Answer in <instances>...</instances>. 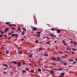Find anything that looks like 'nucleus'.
<instances>
[{
  "label": "nucleus",
  "mask_w": 77,
  "mask_h": 77,
  "mask_svg": "<svg viewBox=\"0 0 77 77\" xmlns=\"http://www.w3.org/2000/svg\"><path fill=\"white\" fill-rule=\"evenodd\" d=\"M11 36L12 37H14V36H15V38H17V37H18V34H12L11 35Z\"/></svg>",
  "instance_id": "1"
},
{
  "label": "nucleus",
  "mask_w": 77,
  "mask_h": 77,
  "mask_svg": "<svg viewBox=\"0 0 77 77\" xmlns=\"http://www.w3.org/2000/svg\"><path fill=\"white\" fill-rule=\"evenodd\" d=\"M9 28H6L4 30L5 32H7V31H8V30H9Z\"/></svg>",
  "instance_id": "2"
},
{
  "label": "nucleus",
  "mask_w": 77,
  "mask_h": 77,
  "mask_svg": "<svg viewBox=\"0 0 77 77\" xmlns=\"http://www.w3.org/2000/svg\"><path fill=\"white\" fill-rule=\"evenodd\" d=\"M17 65L19 66V67H20L21 66V64L19 62H17Z\"/></svg>",
  "instance_id": "3"
},
{
  "label": "nucleus",
  "mask_w": 77,
  "mask_h": 77,
  "mask_svg": "<svg viewBox=\"0 0 77 77\" xmlns=\"http://www.w3.org/2000/svg\"><path fill=\"white\" fill-rule=\"evenodd\" d=\"M57 33H59L61 32V31L60 29H58L57 30Z\"/></svg>",
  "instance_id": "4"
},
{
  "label": "nucleus",
  "mask_w": 77,
  "mask_h": 77,
  "mask_svg": "<svg viewBox=\"0 0 77 77\" xmlns=\"http://www.w3.org/2000/svg\"><path fill=\"white\" fill-rule=\"evenodd\" d=\"M3 65L5 67H8V66L6 64H3Z\"/></svg>",
  "instance_id": "5"
},
{
  "label": "nucleus",
  "mask_w": 77,
  "mask_h": 77,
  "mask_svg": "<svg viewBox=\"0 0 77 77\" xmlns=\"http://www.w3.org/2000/svg\"><path fill=\"white\" fill-rule=\"evenodd\" d=\"M32 55H33V54H30L29 55V56H28V57L29 58H32Z\"/></svg>",
  "instance_id": "6"
},
{
  "label": "nucleus",
  "mask_w": 77,
  "mask_h": 77,
  "mask_svg": "<svg viewBox=\"0 0 77 77\" xmlns=\"http://www.w3.org/2000/svg\"><path fill=\"white\" fill-rule=\"evenodd\" d=\"M13 63H14V65H16L17 64V63L16 62H15V61H13L12 62Z\"/></svg>",
  "instance_id": "7"
},
{
  "label": "nucleus",
  "mask_w": 77,
  "mask_h": 77,
  "mask_svg": "<svg viewBox=\"0 0 77 77\" xmlns=\"http://www.w3.org/2000/svg\"><path fill=\"white\" fill-rule=\"evenodd\" d=\"M65 75V74L64 73L62 72L61 73V76H63Z\"/></svg>",
  "instance_id": "8"
},
{
  "label": "nucleus",
  "mask_w": 77,
  "mask_h": 77,
  "mask_svg": "<svg viewBox=\"0 0 77 77\" xmlns=\"http://www.w3.org/2000/svg\"><path fill=\"white\" fill-rule=\"evenodd\" d=\"M54 72V71L53 70H51V73H50V74H52Z\"/></svg>",
  "instance_id": "9"
},
{
  "label": "nucleus",
  "mask_w": 77,
  "mask_h": 77,
  "mask_svg": "<svg viewBox=\"0 0 77 77\" xmlns=\"http://www.w3.org/2000/svg\"><path fill=\"white\" fill-rule=\"evenodd\" d=\"M22 72H23L22 73H25L26 72V71L25 70H23L22 71Z\"/></svg>",
  "instance_id": "10"
},
{
  "label": "nucleus",
  "mask_w": 77,
  "mask_h": 77,
  "mask_svg": "<svg viewBox=\"0 0 77 77\" xmlns=\"http://www.w3.org/2000/svg\"><path fill=\"white\" fill-rule=\"evenodd\" d=\"M52 59H53V61H54V60L57 61V59H56V58H54V57H52Z\"/></svg>",
  "instance_id": "11"
},
{
  "label": "nucleus",
  "mask_w": 77,
  "mask_h": 77,
  "mask_svg": "<svg viewBox=\"0 0 77 77\" xmlns=\"http://www.w3.org/2000/svg\"><path fill=\"white\" fill-rule=\"evenodd\" d=\"M6 53L7 54H8L9 53V52L8 50H6Z\"/></svg>",
  "instance_id": "12"
},
{
  "label": "nucleus",
  "mask_w": 77,
  "mask_h": 77,
  "mask_svg": "<svg viewBox=\"0 0 77 77\" xmlns=\"http://www.w3.org/2000/svg\"><path fill=\"white\" fill-rule=\"evenodd\" d=\"M23 32H26V29L25 28H23Z\"/></svg>",
  "instance_id": "13"
},
{
  "label": "nucleus",
  "mask_w": 77,
  "mask_h": 77,
  "mask_svg": "<svg viewBox=\"0 0 77 77\" xmlns=\"http://www.w3.org/2000/svg\"><path fill=\"white\" fill-rule=\"evenodd\" d=\"M69 61H70L71 62H72L73 61V60L72 59H71V58H69Z\"/></svg>",
  "instance_id": "14"
},
{
  "label": "nucleus",
  "mask_w": 77,
  "mask_h": 77,
  "mask_svg": "<svg viewBox=\"0 0 77 77\" xmlns=\"http://www.w3.org/2000/svg\"><path fill=\"white\" fill-rule=\"evenodd\" d=\"M57 59L58 60H60V59H61L60 58L58 57H57Z\"/></svg>",
  "instance_id": "15"
},
{
  "label": "nucleus",
  "mask_w": 77,
  "mask_h": 77,
  "mask_svg": "<svg viewBox=\"0 0 77 77\" xmlns=\"http://www.w3.org/2000/svg\"><path fill=\"white\" fill-rule=\"evenodd\" d=\"M11 23L10 22H7L5 23L6 24H10Z\"/></svg>",
  "instance_id": "16"
},
{
  "label": "nucleus",
  "mask_w": 77,
  "mask_h": 77,
  "mask_svg": "<svg viewBox=\"0 0 77 77\" xmlns=\"http://www.w3.org/2000/svg\"><path fill=\"white\" fill-rule=\"evenodd\" d=\"M17 53H18V54H23V52H17Z\"/></svg>",
  "instance_id": "17"
},
{
  "label": "nucleus",
  "mask_w": 77,
  "mask_h": 77,
  "mask_svg": "<svg viewBox=\"0 0 77 77\" xmlns=\"http://www.w3.org/2000/svg\"><path fill=\"white\" fill-rule=\"evenodd\" d=\"M18 32L20 31V30H21V29L20 28V27H18Z\"/></svg>",
  "instance_id": "18"
},
{
  "label": "nucleus",
  "mask_w": 77,
  "mask_h": 77,
  "mask_svg": "<svg viewBox=\"0 0 77 77\" xmlns=\"http://www.w3.org/2000/svg\"><path fill=\"white\" fill-rule=\"evenodd\" d=\"M31 72L32 73H34V71H33V70H31Z\"/></svg>",
  "instance_id": "19"
},
{
  "label": "nucleus",
  "mask_w": 77,
  "mask_h": 77,
  "mask_svg": "<svg viewBox=\"0 0 77 77\" xmlns=\"http://www.w3.org/2000/svg\"><path fill=\"white\" fill-rule=\"evenodd\" d=\"M29 68H26V70L27 71H29Z\"/></svg>",
  "instance_id": "20"
},
{
  "label": "nucleus",
  "mask_w": 77,
  "mask_h": 77,
  "mask_svg": "<svg viewBox=\"0 0 77 77\" xmlns=\"http://www.w3.org/2000/svg\"><path fill=\"white\" fill-rule=\"evenodd\" d=\"M35 43L37 44L38 42V40H36L35 42Z\"/></svg>",
  "instance_id": "21"
},
{
  "label": "nucleus",
  "mask_w": 77,
  "mask_h": 77,
  "mask_svg": "<svg viewBox=\"0 0 77 77\" xmlns=\"http://www.w3.org/2000/svg\"><path fill=\"white\" fill-rule=\"evenodd\" d=\"M44 55L45 56L47 57L48 56V55L47 54H44Z\"/></svg>",
  "instance_id": "22"
},
{
  "label": "nucleus",
  "mask_w": 77,
  "mask_h": 77,
  "mask_svg": "<svg viewBox=\"0 0 77 77\" xmlns=\"http://www.w3.org/2000/svg\"><path fill=\"white\" fill-rule=\"evenodd\" d=\"M38 71L39 72H40L41 71V70L40 68H38Z\"/></svg>",
  "instance_id": "23"
},
{
  "label": "nucleus",
  "mask_w": 77,
  "mask_h": 77,
  "mask_svg": "<svg viewBox=\"0 0 77 77\" xmlns=\"http://www.w3.org/2000/svg\"><path fill=\"white\" fill-rule=\"evenodd\" d=\"M39 50H40V51H41L43 50V49L41 48H39Z\"/></svg>",
  "instance_id": "24"
},
{
  "label": "nucleus",
  "mask_w": 77,
  "mask_h": 77,
  "mask_svg": "<svg viewBox=\"0 0 77 77\" xmlns=\"http://www.w3.org/2000/svg\"><path fill=\"white\" fill-rule=\"evenodd\" d=\"M33 29H34V30H37V29L35 27H33Z\"/></svg>",
  "instance_id": "25"
},
{
  "label": "nucleus",
  "mask_w": 77,
  "mask_h": 77,
  "mask_svg": "<svg viewBox=\"0 0 77 77\" xmlns=\"http://www.w3.org/2000/svg\"><path fill=\"white\" fill-rule=\"evenodd\" d=\"M45 44H48L49 45H50V42H47L46 43H45Z\"/></svg>",
  "instance_id": "26"
},
{
  "label": "nucleus",
  "mask_w": 77,
  "mask_h": 77,
  "mask_svg": "<svg viewBox=\"0 0 77 77\" xmlns=\"http://www.w3.org/2000/svg\"><path fill=\"white\" fill-rule=\"evenodd\" d=\"M11 29H13V30H16V29H15L14 28H13V27H12L11 28Z\"/></svg>",
  "instance_id": "27"
},
{
  "label": "nucleus",
  "mask_w": 77,
  "mask_h": 77,
  "mask_svg": "<svg viewBox=\"0 0 77 77\" xmlns=\"http://www.w3.org/2000/svg\"><path fill=\"white\" fill-rule=\"evenodd\" d=\"M42 70L43 71H46V70L44 69H42Z\"/></svg>",
  "instance_id": "28"
},
{
  "label": "nucleus",
  "mask_w": 77,
  "mask_h": 77,
  "mask_svg": "<svg viewBox=\"0 0 77 77\" xmlns=\"http://www.w3.org/2000/svg\"><path fill=\"white\" fill-rule=\"evenodd\" d=\"M58 53H60L61 54H62L63 53V52H58Z\"/></svg>",
  "instance_id": "29"
},
{
  "label": "nucleus",
  "mask_w": 77,
  "mask_h": 77,
  "mask_svg": "<svg viewBox=\"0 0 77 77\" xmlns=\"http://www.w3.org/2000/svg\"><path fill=\"white\" fill-rule=\"evenodd\" d=\"M77 63V62L76 61L72 63L73 64H76Z\"/></svg>",
  "instance_id": "30"
},
{
  "label": "nucleus",
  "mask_w": 77,
  "mask_h": 77,
  "mask_svg": "<svg viewBox=\"0 0 77 77\" xmlns=\"http://www.w3.org/2000/svg\"><path fill=\"white\" fill-rule=\"evenodd\" d=\"M37 33H38V34H40V33H41V32H37Z\"/></svg>",
  "instance_id": "31"
},
{
  "label": "nucleus",
  "mask_w": 77,
  "mask_h": 77,
  "mask_svg": "<svg viewBox=\"0 0 77 77\" xmlns=\"http://www.w3.org/2000/svg\"><path fill=\"white\" fill-rule=\"evenodd\" d=\"M24 32H23L22 33H21L22 35H24Z\"/></svg>",
  "instance_id": "32"
},
{
  "label": "nucleus",
  "mask_w": 77,
  "mask_h": 77,
  "mask_svg": "<svg viewBox=\"0 0 77 77\" xmlns=\"http://www.w3.org/2000/svg\"><path fill=\"white\" fill-rule=\"evenodd\" d=\"M51 37H52L53 36H54V35H53V34H51Z\"/></svg>",
  "instance_id": "33"
},
{
  "label": "nucleus",
  "mask_w": 77,
  "mask_h": 77,
  "mask_svg": "<svg viewBox=\"0 0 77 77\" xmlns=\"http://www.w3.org/2000/svg\"><path fill=\"white\" fill-rule=\"evenodd\" d=\"M39 61H42L43 60V59H41V58H40L39 59Z\"/></svg>",
  "instance_id": "34"
},
{
  "label": "nucleus",
  "mask_w": 77,
  "mask_h": 77,
  "mask_svg": "<svg viewBox=\"0 0 77 77\" xmlns=\"http://www.w3.org/2000/svg\"><path fill=\"white\" fill-rule=\"evenodd\" d=\"M57 61H58V62H60L61 61V60H58V59L57 60Z\"/></svg>",
  "instance_id": "35"
},
{
  "label": "nucleus",
  "mask_w": 77,
  "mask_h": 77,
  "mask_svg": "<svg viewBox=\"0 0 77 77\" xmlns=\"http://www.w3.org/2000/svg\"><path fill=\"white\" fill-rule=\"evenodd\" d=\"M63 64H64V65H67V63H63Z\"/></svg>",
  "instance_id": "36"
},
{
  "label": "nucleus",
  "mask_w": 77,
  "mask_h": 77,
  "mask_svg": "<svg viewBox=\"0 0 77 77\" xmlns=\"http://www.w3.org/2000/svg\"><path fill=\"white\" fill-rule=\"evenodd\" d=\"M4 32H2L1 33V34H2V35H4Z\"/></svg>",
  "instance_id": "37"
},
{
  "label": "nucleus",
  "mask_w": 77,
  "mask_h": 77,
  "mask_svg": "<svg viewBox=\"0 0 77 77\" xmlns=\"http://www.w3.org/2000/svg\"><path fill=\"white\" fill-rule=\"evenodd\" d=\"M73 42L75 44V45H77V43H76V42Z\"/></svg>",
  "instance_id": "38"
},
{
  "label": "nucleus",
  "mask_w": 77,
  "mask_h": 77,
  "mask_svg": "<svg viewBox=\"0 0 77 77\" xmlns=\"http://www.w3.org/2000/svg\"><path fill=\"white\" fill-rule=\"evenodd\" d=\"M13 66H10L9 67V68H10V69H11L13 68Z\"/></svg>",
  "instance_id": "39"
},
{
  "label": "nucleus",
  "mask_w": 77,
  "mask_h": 77,
  "mask_svg": "<svg viewBox=\"0 0 77 77\" xmlns=\"http://www.w3.org/2000/svg\"><path fill=\"white\" fill-rule=\"evenodd\" d=\"M3 36H4V35H0V38Z\"/></svg>",
  "instance_id": "40"
},
{
  "label": "nucleus",
  "mask_w": 77,
  "mask_h": 77,
  "mask_svg": "<svg viewBox=\"0 0 77 77\" xmlns=\"http://www.w3.org/2000/svg\"><path fill=\"white\" fill-rule=\"evenodd\" d=\"M70 43H71V44L74 43L73 42V41H71L70 42Z\"/></svg>",
  "instance_id": "41"
},
{
  "label": "nucleus",
  "mask_w": 77,
  "mask_h": 77,
  "mask_svg": "<svg viewBox=\"0 0 77 77\" xmlns=\"http://www.w3.org/2000/svg\"><path fill=\"white\" fill-rule=\"evenodd\" d=\"M58 69H54V70H58Z\"/></svg>",
  "instance_id": "42"
},
{
  "label": "nucleus",
  "mask_w": 77,
  "mask_h": 77,
  "mask_svg": "<svg viewBox=\"0 0 77 77\" xmlns=\"http://www.w3.org/2000/svg\"><path fill=\"white\" fill-rule=\"evenodd\" d=\"M37 36H39V37H40V34H37Z\"/></svg>",
  "instance_id": "43"
},
{
  "label": "nucleus",
  "mask_w": 77,
  "mask_h": 77,
  "mask_svg": "<svg viewBox=\"0 0 77 77\" xmlns=\"http://www.w3.org/2000/svg\"><path fill=\"white\" fill-rule=\"evenodd\" d=\"M54 29H55L54 28H53H53H51V30H54Z\"/></svg>",
  "instance_id": "44"
},
{
  "label": "nucleus",
  "mask_w": 77,
  "mask_h": 77,
  "mask_svg": "<svg viewBox=\"0 0 77 77\" xmlns=\"http://www.w3.org/2000/svg\"><path fill=\"white\" fill-rule=\"evenodd\" d=\"M26 64V63L25 62H23V65H24Z\"/></svg>",
  "instance_id": "45"
},
{
  "label": "nucleus",
  "mask_w": 77,
  "mask_h": 77,
  "mask_svg": "<svg viewBox=\"0 0 77 77\" xmlns=\"http://www.w3.org/2000/svg\"><path fill=\"white\" fill-rule=\"evenodd\" d=\"M22 49L21 47H18V49Z\"/></svg>",
  "instance_id": "46"
},
{
  "label": "nucleus",
  "mask_w": 77,
  "mask_h": 77,
  "mask_svg": "<svg viewBox=\"0 0 77 77\" xmlns=\"http://www.w3.org/2000/svg\"><path fill=\"white\" fill-rule=\"evenodd\" d=\"M29 66H32V64L31 63H29Z\"/></svg>",
  "instance_id": "47"
},
{
  "label": "nucleus",
  "mask_w": 77,
  "mask_h": 77,
  "mask_svg": "<svg viewBox=\"0 0 77 77\" xmlns=\"http://www.w3.org/2000/svg\"><path fill=\"white\" fill-rule=\"evenodd\" d=\"M63 69H58V70H62Z\"/></svg>",
  "instance_id": "48"
},
{
  "label": "nucleus",
  "mask_w": 77,
  "mask_h": 77,
  "mask_svg": "<svg viewBox=\"0 0 77 77\" xmlns=\"http://www.w3.org/2000/svg\"><path fill=\"white\" fill-rule=\"evenodd\" d=\"M11 34H12V33H11V32H10L8 33V35H9V36L10 35H11Z\"/></svg>",
  "instance_id": "49"
},
{
  "label": "nucleus",
  "mask_w": 77,
  "mask_h": 77,
  "mask_svg": "<svg viewBox=\"0 0 77 77\" xmlns=\"http://www.w3.org/2000/svg\"><path fill=\"white\" fill-rule=\"evenodd\" d=\"M26 43L27 44H30L31 43L29 42H26Z\"/></svg>",
  "instance_id": "50"
},
{
  "label": "nucleus",
  "mask_w": 77,
  "mask_h": 77,
  "mask_svg": "<svg viewBox=\"0 0 77 77\" xmlns=\"http://www.w3.org/2000/svg\"><path fill=\"white\" fill-rule=\"evenodd\" d=\"M61 57H62V58H66V57H65V56H63Z\"/></svg>",
  "instance_id": "51"
},
{
  "label": "nucleus",
  "mask_w": 77,
  "mask_h": 77,
  "mask_svg": "<svg viewBox=\"0 0 77 77\" xmlns=\"http://www.w3.org/2000/svg\"><path fill=\"white\" fill-rule=\"evenodd\" d=\"M3 73L4 74H7V72H3Z\"/></svg>",
  "instance_id": "52"
},
{
  "label": "nucleus",
  "mask_w": 77,
  "mask_h": 77,
  "mask_svg": "<svg viewBox=\"0 0 77 77\" xmlns=\"http://www.w3.org/2000/svg\"><path fill=\"white\" fill-rule=\"evenodd\" d=\"M72 54L74 55V52H73V51H72Z\"/></svg>",
  "instance_id": "53"
},
{
  "label": "nucleus",
  "mask_w": 77,
  "mask_h": 77,
  "mask_svg": "<svg viewBox=\"0 0 77 77\" xmlns=\"http://www.w3.org/2000/svg\"><path fill=\"white\" fill-rule=\"evenodd\" d=\"M72 50H73L74 51H75V50L74 49L72 48Z\"/></svg>",
  "instance_id": "54"
},
{
  "label": "nucleus",
  "mask_w": 77,
  "mask_h": 77,
  "mask_svg": "<svg viewBox=\"0 0 77 77\" xmlns=\"http://www.w3.org/2000/svg\"><path fill=\"white\" fill-rule=\"evenodd\" d=\"M8 69V68H4V69L5 70H7Z\"/></svg>",
  "instance_id": "55"
},
{
  "label": "nucleus",
  "mask_w": 77,
  "mask_h": 77,
  "mask_svg": "<svg viewBox=\"0 0 77 77\" xmlns=\"http://www.w3.org/2000/svg\"><path fill=\"white\" fill-rule=\"evenodd\" d=\"M12 26H14L15 27H16V25L15 24H13Z\"/></svg>",
  "instance_id": "56"
},
{
  "label": "nucleus",
  "mask_w": 77,
  "mask_h": 77,
  "mask_svg": "<svg viewBox=\"0 0 77 77\" xmlns=\"http://www.w3.org/2000/svg\"><path fill=\"white\" fill-rule=\"evenodd\" d=\"M4 37H6H6H7V35H4Z\"/></svg>",
  "instance_id": "57"
},
{
  "label": "nucleus",
  "mask_w": 77,
  "mask_h": 77,
  "mask_svg": "<svg viewBox=\"0 0 77 77\" xmlns=\"http://www.w3.org/2000/svg\"><path fill=\"white\" fill-rule=\"evenodd\" d=\"M46 38H47V39H50V38H49V37H46Z\"/></svg>",
  "instance_id": "58"
},
{
  "label": "nucleus",
  "mask_w": 77,
  "mask_h": 77,
  "mask_svg": "<svg viewBox=\"0 0 77 77\" xmlns=\"http://www.w3.org/2000/svg\"><path fill=\"white\" fill-rule=\"evenodd\" d=\"M44 68H48V66H44Z\"/></svg>",
  "instance_id": "59"
},
{
  "label": "nucleus",
  "mask_w": 77,
  "mask_h": 77,
  "mask_svg": "<svg viewBox=\"0 0 77 77\" xmlns=\"http://www.w3.org/2000/svg\"><path fill=\"white\" fill-rule=\"evenodd\" d=\"M8 26H12V24H9L8 25Z\"/></svg>",
  "instance_id": "60"
},
{
  "label": "nucleus",
  "mask_w": 77,
  "mask_h": 77,
  "mask_svg": "<svg viewBox=\"0 0 77 77\" xmlns=\"http://www.w3.org/2000/svg\"><path fill=\"white\" fill-rule=\"evenodd\" d=\"M58 77H63L61 75H59V76H58Z\"/></svg>",
  "instance_id": "61"
},
{
  "label": "nucleus",
  "mask_w": 77,
  "mask_h": 77,
  "mask_svg": "<svg viewBox=\"0 0 77 77\" xmlns=\"http://www.w3.org/2000/svg\"><path fill=\"white\" fill-rule=\"evenodd\" d=\"M63 43H65V41L64 40L63 41Z\"/></svg>",
  "instance_id": "62"
},
{
  "label": "nucleus",
  "mask_w": 77,
  "mask_h": 77,
  "mask_svg": "<svg viewBox=\"0 0 77 77\" xmlns=\"http://www.w3.org/2000/svg\"><path fill=\"white\" fill-rule=\"evenodd\" d=\"M10 73L11 74H13V72H11Z\"/></svg>",
  "instance_id": "63"
},
{
  "label": "nucleus",
  "mask_w": 77,
  "mask_h": 77,
  "mask_svg": "<svg viewBox=\"0 0 77 77\" xmlns=\"http://www.w3.org/2000/svg\"><path fill=\"white\" fill-rule=\"evenodd\" d=\"M34 66L36 67V64H35L34 65Z\"/></svg>",
  "instance_id": "64"
}]
</instances>
